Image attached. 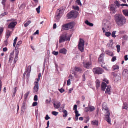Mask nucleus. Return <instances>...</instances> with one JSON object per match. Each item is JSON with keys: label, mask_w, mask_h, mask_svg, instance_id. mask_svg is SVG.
<instances>
[{"label": "nucleus", "mask_w": 128, "mask_h": 128, "mask_svg": "<svg viewBox=\"0 0 128 128\" xmlns=\"http://www.w3.org/2000/svg\"><path fill=\"white\" fill-rule=\"evenodd\" d=\"M65 10V8L62 7L57 10L56 15V19H59L60 18Z\"/></svg>", "instance_id": "f257e3e1"}, {"label": "nucleus", "mask_w": 128, "mask_h": 128, "mask_svg": "<svg viewBox=\"0 0 128 128\" xmlns=\"http://www.w3.org/2000/svg\"><path fill=\"white\" fill-rule=\"evenodd\" d=\"M67 35V34L65 32L60 36L59 40V42L60 43L63 42L66 40H70V38L69 37H68Z\"/></svg>", "instance_id": "f03ea898"}, {"label": "nucleus", "mask_w": 128, "mask_h": 128, "mask_svg": "<svg viewBox=\"0 0 128 128\" xmlns=\"http://www.w3.org/2000/svg\"><path fill=\"white\" fill-rule=\"evenodd\" d=\"M78 14V12L76 10H72L67 14V16L68 18H76Z\"/></svg>", "instance_id": "7ed1b4c3"}, {"label": "nucleus", "mask_w": 128, "mask_h": 128, "mask_svg": "<svg viewBox=\"0 0 128 128\" xmlns=\"http://www.w3.org/2000/svg\"><path fill=\"white\" fill-rule=\"evenodd\" d=\"M78 46L79 49L81 52H83L84 50V42L82 39H80Z\"/></svg>", "instance_id": "20e7f679"}, {"label": "nucleus", "mask_w": 128, "mask_h": 128, "mask_svg": "<svg viewBox=\"0 0 128 128\" xmlns=\"http://www.w3.org/2000/svg\"><path fill=\"white\" fill-rule=\"evenodd\" d=\"M93 71L94 74H101L104 72L103 69L99 67L94 68L93 69Z\"/></svg>", "instance_id": "39448f33"}, {"label": "nucleus", "mask_w": 128, "mask_h": 128, "mask_svg": "<svg viewBox=\"0 0 128 128\" xmlns=\"http://www.w3.org/2000/svg\"><path fill=\"white\" fill-rule=\"evenodd\" d=\"M105 111V112L107 114L105 116H106V120L110 124H111L110 122L111 120L110 119L109 115L110 114L109 113V112L108 110V109L107 110H105L104 111Z\"/></svg>", "instance_id": "423d86ee"}, {"label": "nucleus", "mask_w": 128, "mask_h": 128, "mask_svg": "<svg viewBox=\"0 0 128 128\" xmlns=\"http://www.w3.org/2000/svg\"><path fill=\"white\" fill-rule=\"evenodd\" d=\"M74 24H63L62 26V29L68 30L69 29L72 28L74 26Z\"/></svg>", "instance_id": "0eeeda50"}, {"label": "nucleus", "mask_w": 128, "mask_h": 128, "mask_svg": "<svg viewBox=\"0 0 128 128\" xmlns=\"http://www.w3.org/2000/svg\"><path fill=\"white\" fill-rule=\"evenodd\" d=\"M122 15L118 14H116L114 16L115 20L117 23L118 24L120 23V20L121 19H122V17H121Z\"/></svg>", "instance_id": "6e6552de"}, {"label": "nucleus", "mask_w": 128, "mask_h": 128, "mask_svg": "<svg viewBox=\"0 0 128 128\" xmlns=\"http://www.w3.org/2000/svg\"><path fill=\"white\" fill-rule=\"evenodd\" d=\"M95 109V108L93 106H88V107H85L84 110V111L87 112L89 111L92 112Z\"/></svg>", "instance_id": "1a4fd4ad"}, {"label": "nucleus", "mask_w": 128, "mask_h": 128, "mask_svg": "<svg viewBox=\"0 0 128 128\" xmlns=\"http://www.w3.org/2000/svg\"><path fill=\"white\" fill-rule=\"evenodd\" d=\"M38 82L35 81L34 86L33 88V92H37L38 90Z\"/></svg>", "instance_id": "9d476101"}, {"label": "nucleus", "mask_w": 128, "mask_h": 128, "mask_svg": "<svg viewBox=\"0 0 128 128\" xmlns=\"http://www.w3.org/2000/svg\"><path fill=\"white\" fill-rule=\"evenodd\" d=\"M112 76H114V81L116 82L118 81L120 78V77L119 76L116 75V74L115 72H112Z\"/></svg>", "instance_id": "9b49d317"}, {"label": "nucleus", "mask_w": 128, "mask_h": 128, "mask_svg": "<svg viewBox=\"0 0 128 128\" xmlns=\"http://www.w3.org/2000/svg\"><path fill=\"white\" fill-rule=\"evenodd\" d=\"M104 54H100L98 58L99 62V63L100 64L101 63H103L104 62V60L102 58L104 57Z\"/></svg>", "instance_id": "f8f14e48"}, {"label": "nucleus", "mask_w": 128, "mask_h": 128, "mask_svg": "<svg viewBox=\"0 0 128 128\" xmlns=\"http://www.w3.org/2000/svg\"><path fill=\"white\" fill-rule=\"evenodd\" d=\"M14 53V52H12L10 53L9 60V61L10 62H12L13 59Z\"/></svg>", "instance_id": "ddd939ff"}, {"label": "nucleus", "mask_w": 128, "mask_h": 128, "mask_svg": "<svg viewBox=\"0 0 128 128\" xmlns=\"http://www.w3.org/2000/svg\"><path fill=\"white\" fill-rule=\"evenodd\" d=\"M53 104L55 108L58 109L60 107L61 104L60 102H58L56 104H55L54 102V103Z\"/></svg>", "instance_id": "4468645a"}, {"label": "nucleus", "mask_w": 128, "mask_h": 128, "mask_svg": "<svg viewBox=\"0 0 128 128\" xmlns=\"http://www.w3.org/2000/svg\"><path fill=\"white\" fill-rule=\"evenodd\" d=\"M121 17H122V19H121L120 20V23H119L121 24H124L126 22V20L125 17L122 16L121 15Z\"/></svg>", "instance_id": "2eb2a0df"}, {"label": "nucleus", "mask_w": 128, "mask_h": 128, "mask_svg": "<svg viewBox=\"0 0 128 128\" xmlns=\"http://www.w3.org/2000/svg\"><path fill=\"white\" fill-rule=\"evenodd\" d=\"M106 86V84L104 82H102L101 84L102 90L103 91H104L105 90Z\"/></svg>", "instance_id": "dca6fc26"}, {"label": "nucleus", "mask_w": 128, "mask_h": 128, "mask_svg": "<svg viewBox=\"0 0 128 128\" xmlns=\"http://www.w3.org/2000/svg\"><path fill=\"white\" fill-rule=\"evenodd\" d=\"M74 70L75 71L74 72H79L80 73L82 72V70L80 68L78 67H76L74 68Z\"/></svg>", "instance_id": "f3484780"}, {"label": "nucleus", "mask_w": 128, "mask_h": 128, "mask_svg": "<svg viewBox=\"0 0 128 128\" xmlns=\"http://www.w3.org/2000/svg\"><path fill=\"white\" fill-rule=\"evenodd\" d=\"M67 51L66 50V48H64L60 50L59 52L61 53L66 54V53Z\"/></svg>", "instance_id": "a211bd4d"}, {"label": "nucleus", "mask_w": 128, "mask_h": 128, "mask_svg": "<svg viewBox=\"0 0 128 128\" xmlns=\"http://www.w3.org/2000/svg\"><path fill=\"white\" fill-rule=\"evenodd\" d=\"M14 19H11L10 20H8L7 21V22L10 21V22L9 24H16L17 22L16 21H14Z\"/></svg>", "instance_id": "6ab92c4d"}, {"label": "nucleus", "mask_w": 128, "mask_h": 128, "mask_svg": "<svg viewBox=\"0 0 128 128\" xmlns=\"http://www.w3.org/2000/svg\"><path fill=\"white\" fill-rule=\"evenodd\" d=\"M122 108L124 109H125L126 110H128V104L126 102L124 103Z\"/></svg>", "instance_id": "aec40b11"}, {"label": "nucleus", "mask_w": 128, "mask_h": 128, "mask_svg": "<svg viewBox=\"0 0 128 128\" xmlns=\"http://www.w3.org/2000/svg\"><path fill=\"white\" fill-rule=\"evenodd\" d=\"M62 112L64 114L63 115V117L64 118L66 117L68 115V112L67 111L65 110H63Z\"/></svg>", "instance_id": "412c9836"}, {"label": "nucleus", "mask_w": 128, "mask_h": 128, "mask_svg": "<svg viewBox=\"0 0 128 128\" xmlns=\"http://www.w3.org/2000/svg\"><path fill=\"white\" fill-rule=\"evenodd\" d=\"M6 37L7 38H8L9 36L11 35V32L8 30H6Z\"/></svg>", "instance_id": "4be33fe9"}, {"label": "nucleus", "mask_w": 128, "mask_h": 128, "mask_svg": "<svg viewBox=\"0 0 128 128\" xmlns=\"http://www.w3.org/2000/svg\"><path fill=\"white\" fill-rule=\"evenodd\" d=\"M122 12L125 16H128V10H124Z\"/></svg>", "instance_id": "5701e85b"}, {"label": "nucleus", "mask_w": 128, "mask_h": 128, "mask_svg": "<svg viewBox=\"0 0 128 128\" xmlns=\"http://www.w3.org/2000/svg\"><path fill=\"white\" fill-rule=\"evenodd\" d=\"M91 64L90 62H87L86 64H84V66L85 68H88Z\"/></svg>", "instance_id": "b1692460"}, {"label": "nucleus", "mask_w": 128, "mask_h": 128, "mask_svg": "<svg viewBox=\"0 0 128 128\" xmlns=\"http://www.w3.org/2000/svg\"><path fill=\"white\" fill-rule=\"evenodd\" d=\"M96 87L97 88H98L100 87V82L98 80H96Z\"/></svg>", "instance_id": "393cba45"}, {"label": "nucleus", "mask_w": 128, "mask_h": 128, "mask_svg": "<svg viewBox=\"0 0 128 128\" xmlns=\"http://www.w3.org/2000/svg\"><path fill=\"white\" fill-rule=\"evenodd\" d=\"M107 47L109 48H111L112 47V41L110 40V42L107 44Z\"/></svg>", "instance_id": "a878e982"}, {"label": "nucleus", "mask_w": 128, "mask_h": 128, "mask_svg": "<svg viewBox=\"0 0 128 128\" xmlns=\"http://www.w3.org/2000/svg\"><path fill=\"white\" fill-rule=\"evenodd\" d=\"M111 88V87L110 86H108L107 88L106 89V90L105 91V92H108V93L109 94H110L111 93V92H110V88Z\"/></svg>", "instance_id": "bb28decb"}, {"label": "nucleus", "mask_w": 128, "mask_h": 128, "mask_svg": "<svg viewBox=\"0 0 128 128\" xmlns=\"http://www.w3.org/2000/svg\"><path fill=\"white\" fill-rule=\"evenodd\" d=\"M105 52L106 54H108L110 56H112V52L111 51H110L109 50H107Z\"/></svg>", "instance_id": "cd10ccee"}, {"label": "nucleus", "mask_w": 128, "mask_h": 128, "mask_svg": "<svg viewBox=\"0 0 128 128\" xmlns=\"http://www.w3.org/2000/svg\"><path fill=\"white\" fill-rule=\"evenodd\" d=\"M92 124L94 125H98V121L97 120H93L92 121Z\"/></svg>", "instance_id": "c85d7f7f"}, {"label": "nucleus", "mask_w": 128, "mask_h": 128, "mask_svg": "<svg viewBox=\"0 0 128 128\" xmlns=\"http://www.w3.org/2000/svg\"><path fill=\"white\" fill-rule=\"evenodd\" d=\"M119 67L118 65H114L112 66V70H118L119 68Z\"/></svg>", "instance_id": "c756f323"}, {"label": "nucleus", "mask_w": 128, "mask_h": 128, "mask_svg": "<svg viewBox=\"0 0 128 128\" xmlns=\"http://www.w3.org/2000/svg\"><path fill=\"white\" fill-rule=\"evenodd\" d=\"M114 4L118 7H119L120 6H121V4H120L119 2L118 1L116 0L114 2Z\"/></svg>", "instance_id": "7c9ffc66"}, {"label": "nucleus", "mask_w": 128, "mask_h": 128, "mask_svg": "<svg viewBox=\"0 0 128 128\" xmlns=\"http://www.w3.org/2000/svg\"><path fill=\"white\" fill-rule=\"evenodd\" d=\"M102 110H107V107L106 105V104L105 103H104L102 105Z\"/></svg>", "instance_id": "2f4dec72"}, {"label": "nucleus", "mask_w": 128, "mask_h": 128, "mask_svg": "<svg viewBox=\"0 0 128 128\" xmlns=\"http://www.w3.org/2000/svg\"><path fill=\"white\" fill-rule=\"evenodd\" d=\"M22 42L21 41H20L17 42L15 47V49H16V48H18L19 46V45L20 44L22 43Z\"/></svg>", "instance_id": "473e14b6"}, {"label": "nucleus", "mask_w": 128, "mask_h": 128, "mask_svg": "<svg viewBox=\"0 0 128 128\" xmlns=\"http://www.w3.org/2000/svg\"><path fill=\"white\" fill-rule=\"evenodd\" d=\"M41 76V74L40 73H39L38 75V78L36 79L35 81L37 82H38L40 79V78Z\"/></svg>", "instance_id": "72a5a7b5"}, {"label": "nucleus", "mask_w": 128, "mask_h": 128, "mask_svg": "<svg viewBox=\"0 0 128 128\" xmlns=\"http://www.w3.org/2000/svg\"><path fill=\"white\" fill-rule=\"evenodd\" d=\"M117 51L118 52H119L120 50V46L119 44H117L116 46Z\"/></svg>", "instance_id": "f704fd0d"}, {"label": "nucleus", "mask_w": 128, "mask_h": 128, "mask_svg": "<svg viewBox=\"0 0 128 128\" xmlns=\"http://www.w3.org/2000/svg\"><path fill=\"white\" fill-rule=\"evenodd\" d=\"M109 23V22L107 20L104 19L102 21L103 24H106Z\"/></svg>", "instance_id": "c9c22d12"}, {"label": "nucleus", "mask_w": 128, "mask_h": 128, "mask_svg": "<svg viewBox=\"0 0 128 128\" xmlns=\"http://www.w3.org/2000/svg\"><path fill=\"white\" fill-rule=\"evenodd\" d=\"M16 24H8V28H13L14 27Z\"/></svg>", "instance_id": "e433bc0d"}, {"label": "nucleus", "mask_w": 128, "mask_h": 128, "mask_svg": "<svg viewBox=\"0 0 128 128\" xmlns=\"http://www.w3.org/2000/svg\"><path fill=\"white\" fill-rule=\"evenodd\" d=\"M76 4L80 6H82V4L81 3L80 0H77L76 1Z\"/></svg>", "instance_id": "4c0bfd02"}, {"label": "nucleus", "mask_w": 128, "mask_h": 128, "mask_svg": "<svg viewBox=\"0 0 128 128\" xmlns=\"http://www.w3.org/2000/svg\"><path fill=\"white\" fill-rule=\"evenodd\" d=\"M73 9L74 10H79V7L77 6H73Z\"/></svg>", "instance_id": "58836bf2"}, {"label": "nucleus", "mask_w": 128, "mask_h": 128, "mask_svg": "<svg viewBox=\"0 0 128 128\" xmlns=\"http://www.w3.org/2000/svg\"><path fill=\"white\" fill-rule=\"evenodd\" d=\"M18 48H16V51L15 52V56H18V54L19 52V51L18 50Z\"/></svg>", "instance_id": "ea45409f"}, {"label": "nucleus", "mask_w": 128, "mask_h": 128, "mask_svg": "<svg viewBox=\"0 0 128 128\" xmlns=\"http://www.w3.org/2000/svg\"><path fill=\"white\" fill-rule=\"evenodd\" d=\"M31 70V67L30 66H28L27 69V71L28 72L30 73Z\"/></svg>", "instance_id": "a19ab883"}, {"label": "nucleus", "mask_w": 128, "mask_h": 128, "mask_svg": "<svg viewBox=\"0 0 128 128\" xmlns=\"http://www.w3.org/2000/svg\"><path fill=\"white\" fill-rule=\"evenodd\" d=\"M111 33L109 32H106L105 33V35L107 36L108 37L111 35Z\"/></svg>", "instance_id": "79ce46f5"}, {"label": "nucleus", "mask_w": 128, "mask_h": 128, "mask_svg": "<svg viewBox=\"0 0 128 128\" xmlns=\"http://www.w3.org/2000/svg\"><path fill=\"white\" fill-rule=\"evenodd\" d=\"M30 92V91H28L26 93L25 95H24V98H25L26 99V98L28 96V95L29 93Z\"/></svg>", "instance_id": "37998d69"}, {"label": "nucleus", "mask_w": 128, "mask_h": 128, "mask_svg": "<svg viewBox=\"0 0 128 128\" xmlns=\"http://www.w3.org/2000/svg\"><path fill=\"white\" fill-rule=\"evenodd\" d=\"M40 6H39L38 8H36V11L38 14H39L40 13Z\"/></svg>", "instance_id": "c03bdc74"}, {"label": "nucleus", "mask_w": 128, "mask_h": 128, "mask_svg": "<svg viewBox=\"0 0 128 128\" xmlns=\"http://www.w3.org/2000/svg\"><path fill=\"white\" fill-rule=\"evenodd\" d=\"M77 106L76 105H74L73 108V110H74V112L78 111L77 110Z\"/></svg>", "instance_id": "a18cd8bd"}, {"label": "nucleus", "mask_w": 128, "mask_h": 128, "mask_svg": "<svg viewBox=\"0 0 128 128\" xmlns=\"http://www.w3.org/2000/svg\"><path fill=\"white\" fill-rule=\"evenodd\" d=\"M86 25L85 26V27L86 28H90V26H93V24H86Z\"/></svg>", "instance_id": "49530a36"}, {"label": "nucleus", "mask_w": 128, "mask_h": 128, "mask_svg": "<svg viewBox=\"0 0 128 128\" xmlns=\"http://www.w3.org/2000/svg\"><path fill=\"white\" fill-rule=\"evenodd\" d=\"M123 73L124 74H128V70L127 69H124L123 71Z\"/></svg>", "instance_id": "de8ad7c7"}, {"label": "nucleus", "mask_w": 128, "mask_h": 128, "mask_svg": "<svg viewBox=\"0 0 128 128\" xmlns=\"http://www.w3.org/2000/svg\"><path fill=\"white\" fill-rule=\"evenodd\" d=\"M70 84V79H68L67 81V85L68 86H69Z\"/></svg>", "instance_id": "09e8293b"}, {"label": "nucleus", "mask_w": 128, "mask_h": 128, "mask_svg": "<svg viewBox=\"0 0 128 128\" xmlns=\"http://www.w3.org/2000/svg\"><path fill=\"white\" fill-rule=\"evenodd\" d=\"M4 30V28L3 27L0 28V36L1 34H2L3 30Z\"/></svg>", "instance_id": "8fccbe9b"}, {"label": "nucleus", "mask_w": 128, "mask_h": 128, "mask_svg": "<svg viewBox=\"0 0 128 128\" xmlns=\"http://www.w3.org/2000/svg\"><path fill=\"white\" fill-rule=\"evenodd\" d=\"M18 56H15V57L14 58V62L15 63L16 61L18 60Z\"/></svg>", "instance_id": "3c124183"}, {"label": "nucleus", "mask_w": 128, "mask_h": 128, "mask_svg": "<svg viewBox=\"0 0 128 128\" xmlns=\"http://www.w3.org/2000/svg\"><path fill=\"white\" fill-rule=\"evenodd\" d=\"M58 53V52H56L55 51H54L52 52V54L56 56L57 55Z\"/></svg>", "instance_id": "603ef678"}, {"label": "nucleus", "mask_w": 128, "mask_h": 128, "mask_svg": "<svg viewBox=\"0 0 128 128\" xmlns=\"http://www.w3.org/2000/svg\"><path fill=\"white\" fill-rule=\"evenodd\" d=\"M52 114L56 116L58 115V112L56 111H53L52 112Z\"/></svg>", "instance_id": "864d4df0"}, {"label": "nucleus", "mask_w": 128, "mask_h": 128, "mask_svg": "<svg viewBox=\"0 0 128 128\" xmlns=\"http://www.w3.org/2000/svg\"><path fill=\"white\" fill-rule=\"evenodd\" d=\"M34 101H36L38 100V96L37 95H35L34 96Z\"/></svg>", "instance_id": "5fc2aeb1"}, {"label": "nucleus", "mask_w": 128, "mask_h": 128, "mask_svg": "<svg viewBox=\"0 0 128 128\" xmlns=\"http://www.w3.org/2000/svg\"><path fill=\"white\" fill-rule=\"evenodd\" d=\"M7 14L8 12H4L1 15H0V16H4L5 15Z\"/></svg>", "instance_id": "6e6d98bb"}, {"label": "nucleus", "mask_w": 128, "mask_h": 128, "mask_svg": "<svg viewBox=\"0 0 128 128\" xmlns=\"http://www.w3.org/2000/svg\"><path fill=\"white\" fill-rule=\"evenodd\" d=\"M38 104V103L37 102H34L32 104V106H36Z\"/></svg>", "instance_id": "4d7b16f0"}, {"label": "nucleus", "mask_w": 128, "mask_h": 128, "mask_svg": "<svg viewBox=\"0 0 128 128\" xmlns=\"http://www.w3.org/2000/svg\"><path fill=\"white\" fill-rule=\"evenodd\" d=\"M72 74H73L74 75V76L76 78H79L78 76L76 74L75 72H74Z\"/></svg>", "instance_id": "13d9d810"}, {"label": "nucleus", "mask_w": 128, "mask_h": 128, "mask_svg": "<svg viewBox=\"0 0 128 128\" xmlns=\"http://www.w3.org/2000/svg\"><path fill=\"white\" fill-rule=\"evenodd\" d=\"M116 32V31L112 32V37L115 38L116 37V36L115 35Z\"/></svg>", "instance_id": "bf43d9fd"}, {"label": "nucleus", "mask_w": 128, "mask_h": 128, "mask_svg": "<svg viewBox=\"0 0 128 128\" xmlns=\"http://www.w3.org/2000/svg\"><path fill=\"white\" fill-rule=\"evenodd\" d=\"M86 24H93L92 23H91L88 22V21L87 20H86L84 22Z\"/></svg>", "instance_id": "052dcab7"}, {"label": "nucleus", "mask_w": 128, "mask_h": 128, "mask_svg": "<svg viewBox=\"0 0 128 128\" xmlns=\"http://www.w3.org/2000/svg\"><path fill=\"white\" fill-rule=\"evenodd\" d=\"M78 111L75 112L76 114V115L78 116L80 115V114H78Z\"/></svg>", "instance_id": "680f3d73"}, {"label": "nucleus", "mask_w": 128, "mask_h": 128, "mask_svg": "<svg viewBox=\"0 0 128 128\" xmlns=\"http://www.w3.org/2000/svg\"><path fill=\"white\" fill-rule=\"evenodd\" d=\"M45 118L46 120H48V119L50 118V117L48 116V115L47 114L46 115V116L45 117Z\"/></svg>", "instance_id": "e2e57ef3"}, {"label": "nucleus", "mask_w": 128, "mask_h": 128, "mask_svg": "<svg viewBox=\"0 0 128 128\" xmlns=\"http://www.w3.org/2000/svg\"><path fill=\"white\" fill-rule=\"evenodd\" d=\"M16 88L15 87L14 89L13 90V94H15L16 93V92L17 90L16 89Z\"/></svg>", "instance_id": "0e129e2a"}, {"label": "nucleus", "mask_w": 128, "mask_h": 128, "mask_svg": "<svg viewBox=\"0 0 128 128\" xmlns=\"http://www.w3.org/2000/svg\"><path fill=\"white\" fill-rule=\"evenodd\" d=\"M60 91L61 93H62L64 92V90L62 88H61L60 89H58Z\"/></svg>", "instance_id": "69168bd1"}, {"label": "nucleus", "mask_w": 128, "mask_h": 128, "mask_svg": "<svg viewBox=\"0 0 128 128\" xmlns=\"http://www.w3.org/2000/svg\"><path fill=\"white\" fill-rule=\"evenodd\" d=\"M82 80L84 81L85 80V76L84 74L82 76Z\"/></svg>", "instance_id": "338daca9"}, {"label": "nucleus", "mask_w": 128, "mask_h": 128, "mask_svg": "<svg viewBox=\"0 0 128 128\" xmlns=\"http://www.w3.org/2000/svg\"><path fill=\"white\" fill-rule=\"evenodd\" d=\"M121 6H128V5L126 4H121Z\"/></svg>", "instance_id": "774afa93"}]
</instances>
